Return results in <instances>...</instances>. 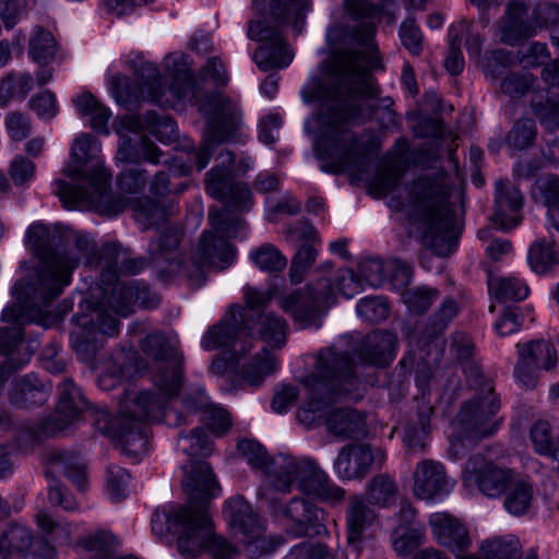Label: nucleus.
I'll return each mask as SVG.
<instances>
[{
	"label": "nucleus",
	"mask_w": 559,
	"mask_h": 559,
	"mask_svg": "<svg viewBox=\"0 0 559 559\" xmlns=\"http://www.w3.org/2000/svg\"><path fill=\"white\" fill-rule=\"evenodd\" d=\"M344 7L354 25L350 37L369 50L349 53L333 62L321 76L311 78L301 91L305 103H320V135L314 144L320 169L340 174L354 169L360 156L358 139L349 126L362 123L377 114L368 103L378 95L370 70L376 67L377 8L369 0H345Z\"/></svg>",
	"instance_id": "f257e3e1"
},
{
	"label": "nucleus",
	"mask_w": 559,
	"mask_h": 559,
	"mask_svg": "<svg viewBox=\"0 0 559 559\" xmlns=\"http://www.w3.org/2000/svg\"><path fill=\"white\" fill-rule=\"evenodd\" d=\"M127 64L140 80L141 91L138 93L131 86L128 76L114 75L110 92L121 107L131 110L141 99L170 108L179 103H188L198 105L200 112L206 118L203 140L197 150L189 153L190 164L181 169V174L187 175L193 167L201 171L207 166L215 145L237 140L241 117L237 105L229 98L218 93L204 94L194 76L187 71L178 72L166 87L162 83L157 66L145 61L139 55L130 56Z\"/></svg>",
	"instance_id": "f03ea898"
},
{
	"label": "nucleus",
	"mask_w": 559,
	"mask_h": 559,
	"mask_svg": "<svg viewBox=\"0 0 559 559\" xmlns=\"http://www.w3.org/2000/svg\"><path fill=\"white\" fill-rule=\"evenodd\" d=\"M142 352L152 358L151 377L158 394L129 391L120 403V418L112 435L127 456L139 460L147 452L145 423L166 420L176 427L187 425L188 417L167 409V401L176 397L185 380L182 352L162 332L147 334L140 342Z\"/></svg>",
	"instance_id": "7ed1b4c3"
},
{
	"label": "nucleus",
	"mask_w": 559,
	"mask_h": 559,
	"mask_svg": "<svg viewBox=\"0 0 559 559\" xmlns=\"http://www.w3.org/2000/svg\"><path fill=\"white\" fill-rule=\"evenodd\" d=\"M188 506L168 503L152 515V532L166 544L176 540L185 559H193L206 549L213 559H234L236 548L224 537L213 533V523L206 504L221 490L210 464L195 461L182 480Z\"/></svg>",
	"instance_id": "20e7f679"
},
{
	"label": "nucleus",
	"mask_w": 559,
	"mask_h": 559,
	"mask_svg": "<svg viewBox=\"0 0 559 559\" xmlns=\"http://www.w3.org/2000/svg\"><path fill=\"white\" fill-rule=\"evenodd\" d=\"M356 362L348 352L335 347L322 349L314 370L300 381L308 391V401L298 409L297 419L307 428L325 425L329 432L344 438L366 433L364 416L352 408H332L331 403L358 390Z\"/></svg>",
	"instance_id": "39448f33"
},
{
	"label": "nucleus",
	"mask_w": 559,
	"mask_h": 559,
	"mask_svg": "<svg viewBox=\"0 0 559 559\" xmlns=\"http://www.w3.org/2000/svg\"><path fill=\"white\" fill-rule=\"evenodd\" d=\"M182 231L177 227H167L147 246V258L124 259L120 271L134 275L140 273L145 264L156 272L160 281H168L175 275L182 274L193 284H201L204 278V267L212 266L224 270L231 265L235 248L223 238H216L212 231H203L194 255L189 262L180 259V242Z\"/></svg>",
	"instance_id": "423d86ee"
},
{
	"label": "nucleus",
	"mask_w": 559,
	"mask_h": 559,
	"mask_svg": "<svg viewBox=\"0 0 559 559\" xmlns=\"http://www.w3.org/2000/svg\"><path fill=\"white\" fill-rule=\"evenodd\" d=\"M26 237L39 260L29 283L41 302H52L62 294L81 261L87 265L99 262L97 246L85 234L74 235L72 247L66 248L61 233L38 223L28 227Z\"/></svg>",
	"instance_id": "0eeeda50"
},
{
	"label": "nucleus",
	"mask_w": 559,
	"mask_h": 559,
	"mask_svg": "<svg viewBox=\"0 0 559 559\" xmlns=\"http://www.w3.org/2000/svg\"><path fill=\"white\" fill-rule=\"evenodd\" d=\"M405 192L407 204L393 197L389 201L390 207L403 211L407 206L412 217L424 225V246L439 257L452 254L457 247V236L445 170L418 177L406 185Z\"/></svg>",
	"instance_id": "6e6552de"
},
{
	"label": "nucleus",
	"mask_w": 559,
	"mask_h": 559,
	"mask_svg": "<svg viewBox=\"0 0 559 559\" xmlns=\"http://www.w3.org/2000/svg\"><path fill=\"white\" fill-rule=\"evenodd\" d=\"M93 138L81 133L75 138L70 151V162L62 173L71 179L53 181V193L67 209H93L116 215L124 207L121 199L112 198L109 181L111 175L103 164L92 160Z\"/></svg>",
	"instance_id": "1a4fd4ad"
},
{
	"label": "nucleus",
	"mask_w": 559,
	"mask_h": 559,
	"mask_svg": "<svg viewBox=\"0 0 559 559\" xmlns=\"http://www.w3.org/2000/svg\"><path fill=\"white\" fill-rule=\"evenodd\" d=\"M237 451L254 471L261 472L272 487L282 493L290 492L294 481L297 480L300 491L324 503L335 506L345 499V490L334 484L309 457L283 453L270 457L262 444L250 439L240 440Z\"/></svg>",
	"instance_id": "9d476101"
},
{
	"label": "nucleus",
	"mask_w": 559,
	"mask_h": 559,
	"mask_svg": "<svg viewBox=\"0 0 559 559\" xmlns=\"http://www.w3.org/2000/svg\"><path fill=\"white\" fill-rule=\"evenodd\" d=\"M216 165L204 177L205 190L214 199L226 206L238 211H249L253 205L252 193L247 183L234 182L233 170L235 155L231 151L223 150L216 157ZM209 223L215 233L221 234L216 238L235 236L245 227V221L227 207H211L209 210Z\"/></svg>",
	"instance_id": "9b49d317"
},
{
	"label": "nucleus",
	"mask_w": 559,
	"mask_h": 559,
	"mask_svg": "<svg viewBox=\"0 0 559 559\" xmlns=\"http://www.w3.org/2000/svg\"><path fill=\"white\" fill-rule=\"evenodd\" d=\"M223 513L234 533L241 536L249 559L271 554L285 542L282 536L264 535V521L241 496L226 500Z\"/></svg>",
	"instance_id": "f8f14e48"
},
{
	"label": "nucleus",
	"mask_w": 559,
	"mask_h": 559,
	"mask_svg": "<svg viewBox=\"0 0 559 559\" xmlns=\"http://www.w3.org/2000/svg\"><path fill=\"white\" fill-rule=\"evenodd\" d=\"M88 294L98 296L99 302L122 317L131 314L135 306L153 309L159 304L158 295L151 292L147 285L136 281H121L117 271L110 266L102 271L97 287Z\"/></svg>",
	"instance_id": "ddd939ff"
},
{
	"label": "nucleus",
	"mask_w": 559,
	"mask_h": 559,
	"mask_svg": "<svg viewBox=\"0 0 559 559\" xmlns=\"http://www.w3.org/2000/svg\"><path fill=\"white\" fill-rule=\"evenodd\" d=\"M335 301L332 281L321 277L280 298L281 309L290 316L300 329H319L322 318Z\"/></svg>",
	"instance_id": "4468645a"
},
{
	"label": "nucleus",
	"mask_w": 559,
	"mask_h": 559,
	"mask_svg": "<svg viewBox=\"0 0 559 559\" xmlns=\"http://www.w3.org/2000/svg\"><path fill=\"white\" fill-rule=\"evenodd\" d=\"M87 313H76L72 318L73 328L70 332L72 349L83 359L92 357L98 347V334L115 336L119 332L120 322L107 312V306L98 301V296L88 294L84 298Z\"/></svg>",
	"instance_id": "2eb2a0df"
},
{
	"label": "nucleus",
	"mask_w": 559,
	"mask_h": 559,
	"mask_svg": "<svg viewBox=\"0 0 559 559\" xmlns=\"http://www.w3.org/2000/svg\"><path fill=\"white\" fill-rule=\"evenodd\" d=\"M542 202L547 207V230L550 239L537 238L528 249V264L536 274L545 275L559 265L555 250L556 234L559 235V177L547 176L538 181Z\"/></svg>",
	"instance_id": "dca6fc26"
},
{
	"label": "nucleus",
	"mask_w": 559,
	"mask_h": 559,
	"mask_svg": "<svg viewBox=\"0 0 559 559\" xmlns=\"http://www.w3.org/2000/svg\"><path fill=\"white\" fill-rule=\"evenodd\" d=\"M500 408V400L491 381L484 380L478 393L466 401L459 411L453 426L461 439H481L492 436L499 428L495 419Z\"/></svg>",
	"instance_id": "f3484780"
},
{
	"label": "nucleus",
	"mask_w": 559,
	"mask_h": 559,
	"mask_svg": "<svg viewBox=\"0 0 559 559\" xmlns=\"http://www.w3.org/2000/svg\"><path fill=\"white\" fill-rule=\"evenodd\" d=\"M252 318L240 305H231L218 322L211 325L201 338L203 349L211 352L226 348L230 357H245L253 348V337L248 333Z\"/></svg>",
	"instance_id": "a211bd4d"
},
{
	"label": "nucleus",
	"mask_w": 559,
	"mask_h": 559,
	"mask_svg": "<svg viewBox=\"0 0 559 559\" xmlns=\"http://www.w3.org/2000/svg\"><path fill=\"white\" fill-rule=\"evenodd\" d=\"M50 305L51 302H41L35 298L29 283L26 287L24 301L7 307L2 311V321L10 322L11 325L0 328V354L13 358V354L22 344L24 337V323L35 322L48 328L51 322Z\"/></svg>",
	"instance_id": "6ab92c4d"
},
{
	"label": "nucleus",
	"mask_w": 559,
	"mask_h": 559,
	"mask_svg": "<svg viewBox=\"0 0 559 559\" xmlns=\"http://www.w3.org/2000/svg\"><path fill=\"white\" fill-rule=\"evenodd\" d=\"M270 15H272L270 13ZM277 26H271L264 20L251 21L248 25L247 35L251 40L260 41L261 45L253 53V61L261 71H270L274 69L287 68L294 58L293 51L289 49L286 40L283 37L280 26H292L298 34L301 33L304 22H299L296 28L292 23H280L271 16Z\"/></svg>",
	"instance_id": "aec40b11"
},
{
	"label": "nucleus",
	"mask_w": 559,
	"mask_h": 559,
	"mask_svg": "<svg viewBox=\"0 0 559 559\" xmlns=\"http://www.w3.org/2000/svg\"><path fill=\"white\" fill-rule=\"evenodd\" d=\"M59 400L57 413L52 418L55 428L63 430L73 421L78 420L83 411L91 412L98 429L104 433L110 431V415L106 409L91 407L87 400L82 394L71 379H64L59 385Z\"/></svg>",
	"instance_id": "412c9836"
},
{
	"label": "nucleus",
	"mask_w": 559,
	"mask_h": 559,
	"mask_svg": "<svg viewBox=\"0 0 559 559\" xmlns=\"http://www.w3.org/2000/svg\"><path fill=\"white\" fill-rule=\"evenodd\" d=\"M545 12L547 19L538 22L528 21L527 7L521 1L510 2L507 7L506 15L500 25V40L503 44L514 46L520 41L534 36L538 28L559 22V7L556 4L545 5L539 9Z\"/></svg>",
	"instance_id": "4be33fe9"
},
{
	"label": "nucleus",
	"mask_w": 559,
	"mask_h": 559,
	"mask_svg": "<svg viewBox=\"0 0 559 559\" xmlns=\"http://www.w3.org/2000/svg\"><path fill=\"white\" fill-rule=\"evenodd\" d=\"M262 499L272 507L275 516H284L292 521V525L286 528L288 535L293 537H302L320 535L325 531L322 524L323 510L312 502L302 498H293L288 504L282 507L276 498L269 497L265 492Z\"/></svg>",
	"instance_id": "5701e85b"
},
{
	"label": "nucleus",
	"mask_w": 559,
	"mask_h": 559,
	"mask_svg": "<svg viewBox=\"0 0 559 559\" xmlns=\"http://www.w3.org/2000/svg\"><path fill=\"white\" fill-rule=\"evenodd\" d=\"M386 453L368 443H355L343 447L335 459L334 469L343 480L364 479L371 469L381 468Z\"/></svg>",
	"instance_id": "b1692460"
},
{
	"label": "nucleus",
	"mask_w": 559,
	"mask_h": 559,
	"mask_svg": "<svg viewBox=\"0 0 559 559\" xmlns=\"http://www.w3.org/2000/svg\"><path fill=\"white\" fill-rule=\"evenodd\" d=\"M515 473L513 469L486 460L480 454L471 456L464 467L465 480L475 484L488 498H498L506 492Z\"/></svg>",
	"instance_id": "393cba45"
},
{
	"label": "nucleus",
	"mask_w": 559,
	"mask_h": 559,
	"mask_svg": "<svg viewBox=\"0 0 559 559\" xmlns=\"http://www.w3.org/2000/svg\"><path fill=\"white\" fill-rule=\"evenodd\" d=\"M455 480L447 473L444 465L431 459L416 464L413 473V492L427 502H439L454 489Z\"/></svg>",
	"instance_id": "a878e982"
},
{
	"label": "nucleus",
	"mask_w": 559,
	"mask_h": 559,
	"mask_svg": "<svg viewBox=\"0 0 559 559\" xmlns=\"http://www.w3.org/2000/svg\"><path fill=\"white\" fill-rule=\"evenodd\" d=\"M428 524L436 542L449 548L455 559H467L472 539L466 526L449 512L430 514Z\"/></svg>",
	"instance_id": "bb28decb"
},
{
	"label": "nucleus",
	"mask_w": 559,
	"mask_h": 559,
	"mask_svg": "<svg viewBox=\"0 0 559 559\" xmlns=\"http://www.w3.org/2000/svg\"><path fill=\"white\" fill-rule=\"evenodd\" d=\"M524 204L522 192L507 180L496 182L493 214L491 222L498 229L508 231L520 225Z\"/></svg>",
	"instance_id": "cd10ccee"
},
{
	"label": "nucleus",
	"mask_w": 559,
	"mask_h": 559,
	"mask_svg": "<svg viewBox=\"0 0 559 559\" xmlns=\"http://www.w3.org/2000/svg\"><path fill=\"white\" fill-rule=\"evenodd\" d=\"M396 336L390 331L376 330L368 333L354 355L360 364L386 367L395 356Z\"/></svg>",
	"instance_id": "c85d7f7f"
},
{
	"label": "nucleus",
	"mask_w": 559,
	"mask_h": 559,
	"mask_svg": "<svg viewBox=\"0 0 559 559\" xmlns=\"http://www.w3.org/2000/svg\"><path fill=\"white\" fill-rule=\"evenodd\" d=\"M51 393V386L46 384L35 373L15 378L9 388L8 399L17 408H29L44 405Z\"/></svg>",
	"instance_id": "c756f323"
},
{
	"label": "nucleus",
	"mask_w": 559,
	"mask_h": 559,
	"mask_svg": "<svg viewBox=\"0 0 559 559\" xmlns=\"http://www.w3.org/2000/svg\"><path fill=\"white\" fill-rule=\"evenodd\" d=\"M250 317L252 322L248 333L253 336L252 333L255 332L272 348H282L286 344L288 324L283 317L271 311Z\"/></svg>",
	"instance_id": "7c9ffc66"
},
{
	"label": "nucleus",
	"mask_w": 559,
	"mask_h": 559,
	"mask_svg": "<svg viewBox=\"0 0 559 559\" xmlns=\"http://www.w3.org/2000/svg\"><path fill=\"white\" fill-rule=\"evenodd\" d=\"M183 406L192 412L203 411L202 420L216 435L225 433L231 426L229 413L213 404H207L203 389H199L197 396H185Z\"/></svg>",
	"instance_id": "2f4dec72"
},
{
	"label": "nucleus",
	"mask_w": 559,
	"mask_h": 559,
	"mask_svg": "<svg viewBox=\"0 0 559 559\" xmlns=\"http://www.w3.org/2000/svg\"><path fill=\"white\" fill-rule=\"evenodd\" d=\"M47 460L51 471L63 474L79 490H85V465L80 455L69 451L55 450L48 454Z\"/></svg>",
	"instance_id": "473e14b6"
},
{
	"label": "nucleus",
	"mask_w": 559,
	"mask_h": 559,
	"mask_svg": "<svg viewBox=\"0 0 559 559\" xmlns=\"http://www.w3.org/2000/svg\"><path fill=\"white\" fill-rule=\"evenodd\" d=\"M522 545L513 535L493 537L480 543L477 554H469L467 559H521Z\"/></svg>",
	"instance_id": "72a5a7b5"
},
{
	"label": "nucleus",
	"mask_w": 559,
	"mask_h": 559,
	"mask_svg": "<svg viewBox=\"0 0 559 559\" xmlns=\"http://www.w3.org/2000/svg\"><path fill=\"white\" fill-rule=\"evenodd\" d=\"M374 520L373 511L366 504L361 496L350 497L346 511L348 543L360 540L364 532L372 525Z\"/></svg>",
	"instance_id": "f704fd0d"
},
{
	"label": "nucleus",
	"mask_w": 559,
	"mask_h": 559,
	"mask_svg": "<svg viewBox=\"0 0 559 559\" xmlns=\"http://www.w3.org/2000/svg\"><path fill=\"white\" fill-rule=\"evenodd\" d=\"M277 366L276 357L266 348H262L259 354L239 369V377L250 386L257 388Z\"/></svg>",
	"instance_id": "c9c22d12"
},
{
	"label": "nucleus",
	"mask_w": 559,
	"mask_h": 559,
	"mask_svg": "<svg viewBox=\"0 0 559 559\" xmlns=\"http://www.w3.org/2000/svg\"><path fill=\"white\" fill-rule=\"evenodd\" d=\"M506 492L504 508L509 513L523 515L530 510L534 498V489L527 479L515 473Z\"/></svg>",
	"instance_id": "e433bc0d"
},
{
	"label": "nucleus",
	"mask_w": 559,
	"mask_h": 559,
	"mask_svg": "<svg viewBox=\"0 0 559 559\" xmlns=\"http://www.w3.org/2000/svg\"><path fill=\"white\" fill-rule=\"evenodd\" d=\"M516 349L519 356L526 357L542 370L549 371L558 362L557 350L549 341L535 340L518 344Z\"/></svg>",
	"instance_id": "4c0bfd02"
},
{
	"label": "nucleus",
	"mask_w": 559,
	"mask_h": 559,
	"mask_svg": "<svg viewBox=\"0 0 559 559\" xmlns=\"http://www.w3.org/2000/svg\"><path fill=\"white\" fill-rule=\"evenodd\" d=\"M488 289L499 302L521 301L530 293L527 284L515 276L490 277L488 280Z\"/></svg>",
	"instance_id": "58836bf2"
},
{
	"label": "nucleus",
	"mask_w": 559,
	"mask_h": 559,
	"mask_svg": "<svg viewBox=\"0 0 559 559\" xmlns=\"http://www.w3.org/2000/svg\"><path fill=\"white\" fill-rule=\"evenodd\" d=\"M76 109L81 116L91 117V128L108 134V121L111 112L108 108L103 106L90 92L83 93L74 99Z\"/></svg>",
	"instance_id": "ea45409f"
},
{
	"label": "nucleus",
	"mask_w": 559,
	"mask_h": 559,
	"mask_svg": "<svg viewBox=\"0 0 559 559\" xmlns=\"http://www.w3.org/2000/svg\"><path fill=\"white\" fill-rule=\"evenodd\" d=\"M530 438L536 453L558 459L559 435L554 431L547 420L535 421L531 427Z\"/></svg>",
	"instance_id": "a19ab883"
},
{
	"label": "nucleus",
	"mask_w": 559,
	"mask_h": 559,
	"mask_svg": "<svg viewBox=\"0 0 559 559\" xmlns=\"http://www.w3.org/2000/svg\"><path fill=\"white\" fill-rule=\"evenodd\" d=\"M269 10L280 23H292L297 28L310 11V0H271Z\"/></svg>",
	"instance_id": "79ce46f5"
},
{
	"label": "nucleus",
	"mask_w": 559,
	"mask_h": 559,
	"mask_svg": "<svg viewBox=\"0 0 559 559\" xmlns=\"http://www.w3.org/2000/svg\"><path fill=\"white\" fill-rule=\"evenodd\" d=\"M140 155H142L144 160L156 165L160 162L162 152L158 146L146 136L141 138L139 150L132 146L129 138H123L118 148L119 159L129 163H138Z\"/></svg>",
	"instance_id": "37998d69"
},
{
	"label": "nucleus",
	"mask_w": 559,
	"mask_h": 559,
	"mask_svg": "<svg viewBox=\"0 0 559 559\" xmlns=\"http://www.w3.org/2000/svg\"><path fill=\"white\" fill-rule=\"evenodd\" d=\"M537 126L532 118L518 119L506 135L504 142L512 151H524L534 145Z\"/></svg>",
	"instance_id": "c03bdc74"
},
{
	"label": "nucleus",
	"mask_w": 559,
	"mask_h": 559,
	"mask_svg": "<svg viewBox=\"0 0 559 559\" xmlns=\"http://www.w3.org/2000/svg\"><path fill=\"white\" fill-rule=\"evenodd\" d=\"M57 51V43L53 35L38 26L34 29L28 43V52L34 61L48 63L53 60Z\"/></svg>",
	"instance_id": "a18cd8bd"
},
{
	"label": "nucleus",
	"mask_w": 559,
	"mask_h": 559,
	"mask_svg": "<svg viewBox=\"0 0 559 559\" xmlns=\"http://www.w3.org/2000/svg\"><path fill=\"white\" fill-rule=\"evenodd\" d=\"M178 449L187 456H209L212 453V443L205 431L197 427L190 432L181 431L178 435Z\"/></svg>",
	"instance_id": "49530a36"
},
{
	"label": "nucleus",
	"mask_w": 559,
	"mask_h": 559,
	"mask_svg": "<svg viewBox=\"0 0 559 559\" xmlns=\"http://www.w3.org/2000/svg\"><path fill=\"white\" fill-rule=\"evenodd\" d=\"M250 259L263 272H280L287 265L286 257L272 243H263L253 249Z\"/></svg>",
	"instance_id": "de8ad7c7"
},
{
	"label": "nucleus",
	"mask_w": 559,
	"mask_h": 559,
	"mask_svg": "<svg viewBox=\"0 0 559 559\" xmlns=\"http://www.w3.org/2000/svg\"><path fill=\"white\" fill-rule=\"evenodd\" d=\"M465 22L451 25L449 28V51L444 60L445 70L452 74L457 75L464 69V57L461 50V41L464 36Z\"/></svg>",
	"instance_id": "09e8293b"
},
{
	"label": "nucleus",
	"mask_w": 559,
	"mask_h": 559,
	"mask_svg": "<svg viewBox=\"0 0 559 559\" xmlns=\"http://www.w3.org/2000/svg\"><path fill=\"white\" fill-rule=\"evenodd\" d=\"M146 130L159 142L168 144L178 136L177 123L169 116H159L155 111H148L143 117Z\"/></svg>",
	"instance_id": "8fccbe9b"
},
{
	"label": "nucleus",
	"mask_w": 559,
	"mask_h": 559,
	"mask_svg": "<svg viewBox=\"0 0 559 559\" xmlns=\"http://www.w3.org/2000/svg\"><path fill=\"white\" fill-rule=\"evenodd\" d=\"M396 484L386 474H379L368 483V496L370 502L378 506H389L395 501Z\"/></svg>",
	"instance_id": "3c124183"
},
{
	"label": "nucleus",
	"mask_w": 559,
	"mask_h": 559,
	"mask_svg": "<svg viewBox=\"0 0 559 559\" xmlns=\"http://www.w3.org/2000/svg\"><path fill=\"white\" fill-rule=\"evenodd\" d=\"M432 408L423 406L418 412L419 429L408 427L405 431L404 443L412 451H424L426 448V439L430 431V415Z\"/></svg>",
	"instance_id": "603ef678"
},
{
	"label": "nucleus",
	"mask_w": 559,
	"mask_h": 559,
	"mask_svg": "<svg viewBox=\"0 0 559 559\" xmlns=\"http://www.w3.org/2000/svg\"><path fill=\"white\" fill-rule=\"evenodd\" d=\"M134 218L143 228L157 225L167 217L166 209L157 201L151 199L139 200L133 205Z\"/></svg>",
	"instance_id": "864d4df0"
},
{
	"label": "nucleus",
	"mask_w": 559,
	"mask_h": 559,
	"mask_svg": "<svg viewBox=\"0 0 559 559\" xmlns=\"http://www.w3.org/2000/svg\"><path fill=\"white\" fill-rule=\"evenodd\" d=\"M357 314L368 322H381L389 317L390 306L382 296L361 298L356 306Z\"/></svg>",
	"instance_id": "5fc2aeb1"
},
{
	"label": "nucleus",
	"mask_w": 559,
	"mask_h": 559,
	"mask_svg": "<svg viewBox=\"0 0 559 559\" xmlns=\"http://www.w3.org/2000/svg\"><path fill=\"white\" fill-rule=\"evenodd\" d=\"M438 296V289L428 286H418L406 289L403 293V300L412 312L424 313L430 308Z\"/></svg>",
	"instance_id": "6e6d98bb"
},
{
	"label": "nucleus",
	"mask_w": 559,
	"mask_h": 559,
	"mask_svg": "<svg viewBox=\"0 0 559 559\" xmlns=\"http://www.w3.org/2000/svg\"><path fill=\"white\" fill-rule=\"evenodd\" d=\"M317 258V250L310 243H304L292 259L289 278L293 284L302 282L305 274L310 270Z\"/></svg>",
	"instance_id": "4d7b16f0"
},
{
	"label": "nucleus",
	"mask_w": 559,
	"mask_h": 559,
	"mask_svg": "<svg viewBox=\"0 0 559 559\" xmlns=\"http://www.w3.org/2000/svg\"><path fill=\"white\" fill-rule=\"evenodd\" d=\"M459 305L453 298H444L427 326L429 337L442 333L450 322L457 316Z\"/></svg>",
	"instance_id": "13d9d810"
},
{
	"label": "nucleus",
	"mask_w": 559,
	"mask_h": 559,
	"mask_svg": "<svg viewBox=\"0 0 559 559\" xmlns=\"http://www.w3.org/2000/svg\"><path fill=\"white\" fill-rule=\"evenodd\" d=\"M130 474L120 466H110L107 469L106 490L111 501L120 502L128 495Z\"/></svg>",
	"instance_id": "bf43d9fd"
},
{
	"label": "nucleus",
	"mask_w": 559,
	"mask_h": 559,
	"mask_svg": "<svg viewBox=\"0 0 559 559\" xmlns=\"http://www.w3.org/2000/svg\"><path fill=\"white\" fill-rule=\"evenodd\" d=\"M515 64L514 56L506 49L491 51L485 59L484 71L488 76L496 80L501 78L510 68Z\"/></svg>",
	"instance_id": "052dcab7"
},
{
	"label": "nucleus",
	"mask_w": 559,
	"mask_h": 559,
	"mask_svg": "<svg viewBox=\"0 0 559 559\" xmlns=\"http://www.w3.org/2000/svg\"><path fill=\"white\" fill-rule=\"evenodd\" d=\"M402 45L413 55L419 56L423 52V33L415 19L408 17L402 22L399 29Z\"/></svg>",
	"instance_id": "680f3d73"
},
{
	"label": "nucleus",
	"mask_w": 559,
	"mask_h": 559,
	"mask_svg": "<svg viewBox=\"0 0 559 559\" xmlns=\"http://www.w3.org/2000/svg\"><path fill=\"white\" fill-rule=\"evenodd\" d=\"M29 108L43 120H51L59 111L56 95L45 90L29 98Z\"/></svg>",
	"instance_id": "e2e57ef3"
},
{
	"label": "nucleus",
	"mask_w": 559,
	"mask_h": 559,
	"mask_svg": "<svg viewBox=\"0 0 559 559\" xmlns=\"http://www.w3.org/2000/svg\"><path fill=\"white\" fill-rule=\"evenodd\" d=\"M402 174L394 167H385L377 171L370 183L372 193L378 197H385L400 183Z\"/></svg>",
	"instance_id": "0e129e2a"
},
{
	"label": "nucleus",
	"mask_w": 559,
	"mask_h": 559,
	"mask_svg": "<svg viewBox=\"0 0 559 559\" xmlns=\"http://www.w3.org/2000/svg\"><path fill=\"white\" fill-rule=\"evenodd\" d=\"M146 185V173L138 166L123 170L118 177L119 189L126 193L136 194Z\"/></svg>",
	"instance_id": "69168bd1"
},
{
	"label": "nucleus",
	"mask_w": 559,
	"mask_h": 559,
	"mask_svg": "<svg viewBox=\"0 0 559 559\" xmlns=\"http://www.w3.org/2000/svg\"><path fill=\"white\" fill-rule=\"evenodd\" d=\"M425 542L424 528H409L401 536L396 537L393 543L394 551L401 556L406 557L417 549Z\"/></svg>",
	"instance_id": "338daca9"
},
{
	"label": "nucleus",
	"mask_w": 559,
	"mask_h": 559,
	"mask_svg": "<svg viewBox=\"0 0 559 559\" xmlns=\"http://www.w3.org/2000/svg\"><path fill=\"white\" fill-rule=\"evenodd\" d=\"M284 559H333L326 546L319 543L302 542L295 545Z\"/></svg>",
	"instance_id": "774afa93"
}]
</instances>
